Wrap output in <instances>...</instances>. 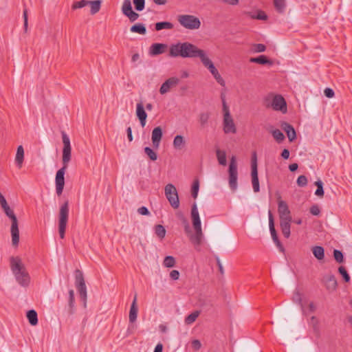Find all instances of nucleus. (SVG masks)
<instances>
[{
	"mask_svg": "<svg viewBox=\"0 0 352 352\" xmlns=\"http://www.w3.org/2000/svg\"><path fill=\"white\" fill-rule=\"evenodd\" d=\"M63 143V166L60 168L56 173L55 186L57 195H62L65 186V174L71 160V144L69 136L65 131L61 132Z\"/></svg>",
	"mask_w": 352,
	"mask_h": 352,
	"instance_id": "obj_1",
	"label": "nucleus"
},
{
	"mask_svg": "<svg viewBox=\"0 0 352 352\" xmlns=\"http://www.w3.org/2000/svg\"><path fill=\"white\" fill-rule=\"evenodd\" d=\"M10 262L11 270L18 283L23 287L28 286L30 283V276L22 263L21 259L19 256H11Z\"/></svg>",
	"mask_w": 352,
	"mask_h": 352,
	"instance_id": "obj_2",
	"label": "nucleus"
},
{
	"mask_svg": "<svg viewBox=\"0 0 352 352\" xmlns=\"http://www.w3.org/2000/svg\"><path fill=\"white\" fill-rule=\"evenodd\" d=\"M169 54L172 57H198V48L188 42L178 43L170 47Z\"/></svg>",
	"mask_w": 352,
	"mask_h": 352,
	"instance_id": "obj_3",
	"label": "nucleus"
},
{
	"mask_svg": "<svg viewBox=\"0 0 352 352\" xmlns=\"http://www.w3.org/2000/svg\"><path fill=\"white\" fill-rule=\"evenodd\" d=\"M199 60L202 63L204 66L208 69V71L213 76L216 81L221 85L224 87L226 85L225 81L221 76L219 74L217 69L214 66L212 61L208 57L204 50L199 49Z\"/></svg>",
	"mask_w": 352,
	"mask_h": 352,
	"instance_id": "obj_4",
	"label": "nucleus"
},
{
	"mask_svg": "<svg viewBox=\"0 0 352 352\" xmlns=\"http://www.w3.org/2000/svg\"><path fill=\"white\" fill-rule=\"evenodd\" d=\"M222 105H223V131L225 133H235L236 132V128L234 120L231 116L230 109L227 104L224 97L221 96Z\"/></svg>",
	"mask_w": 352,
	"mask_h": 352,
	"instance_id": "obj_5",
	"label": "nucleus"
},
{
	"mask_svg": "<svg viewBox=\"0 0 352 352\" xmlns=\"http://www.w3.org/2000/svg\"><path fill=\"white\" fill-rule=\"evenodd\" d=\"M238 169L236 157L232 155L228 168V184L230 190L235 192L238 188Z\"/></svg>",
	"mask_w": 352,
	"mask_h": 352,
	"instance_id": "obj_6",
	"label": "nucleus"
},
{
	"mask_svg": "<svg viewBox=\"0 0 352 352\" xmlns=\"http://www.w3.org/2000/svg\"><path fill=\"white\" fill-rule=\"evenodd\" d=\"M75 285L80 299L84 302V307H85L87 298V287L83 274L80 270L78 269L75 270Z\"/></svg>",
	"mask_w": 352,
	"mask_h": 352,
	"instance_id": "obj_7",
	"label": "nucleus"
},
{
	"mask_svg": "<svg viewBox=\"0 0 352 352\" xmlns=\"http://www.w3.org/2000/svg\"><path fill=\"white\" fill-rule=\"evenodd\" d=\"M164 194L170 205L174 209L178 208L179 206V199L175 186L172 184H166L164 188Z\"/></svg>",
	"mask_w": 352,
	"mask_h": 352,
	"instance_id": "obj_8",
	"label": "nucleus"
},
{
	"mask_svg": "<svg viewBox=\"0 0 352 352\" xmlns=\"http://www.w3.org/2000/svg\"><path fill=\"white\" fill-rule=\"evenodd\" d=\"M265 105L266 107H272L275 111H285L287 110L286 101L280 95L275 96L272 100L269 98H266Z\"/></svg>",
	"mask_w": 352,
	"mask_h": 352,
	"instance_id": "obj_9",
	"label": "nucleus"
},
{
	"mask_svg": "<svg viewBox=\"0 0 352 352\" xmlns=\"http://www.w3.org/2000/svg\"><path fill=\"white\" fill-rule=\"evenodd\" d=\"M251 177L253 190L255 192H258L260 190V186L258 177L257 157L255 151L253 152L252 155Z\"/></svg>",
	"mask_w": 352,
	"mask_h": 352,
	"instance_id": "obj_10",
	"label": "nucleus"
},
{
	"mask_svg": "<svg viewBox=\"0 0 352 352\" xmlns=\"http://www.w3.org/2000/svg\"><path fill=\"white\" fill-rule=\"evenodd\" d=\"M191 227L189 221H184V230L190 241L196 246L198 245V221H192Z\"/></svg>",
	"mask_w": 352,
	"mask_h": 352,
	"instance_id": "obj_11",
	"label": "nucleus"
},
{
	"mask_svg": "<svg viewBox=\"0 0 352 352\" xmlns=\"http://www.w3.org/2000/svg\"><path fill=\"white\" fill-rule=\"evenodd\" d=\"M178 21L184 28L190 30L198 28V18L192 15H180Z\"/></svg>",
	"mask_w": 352,
	"mask_h": 352,
	"instance_id": "obj_12",
	"label": "nucleus"
},
{
	"mask_svg": "<svg viewBox=\"0 0 352 352\" xmlns=\"http://www.w3.org/2000/svg\"><path fill=\"white\" fill-rule=\"evenodd\" d=\"M122 14L128 17L131 22H134L140 16V14L133 10L131 2L130 0H124L122 6Z\"/></svg>",
	"mask_w": 352,
	"mask_h": 352,
	"instance_id": "obj_13",
	"label": "nucleus"
},
{
	"mask_svg": "<svg viewBox=\"0 0 352 352\" xmlns=\"http://www.w3.org/2000/svg\"><path fill=\"white\" fill-rule=\"evenodd\" d=\"M278 211L280 216V220H292L290 211L285 201L280 199L278 201Z\"/></svg>",
	"mask_w": 352,
	"mask_h": 352,
	"instance_id": "obj_14",
	"label": "nucleus"
},
{
	"mask_svg": "<svg viewBox=\"0 0 352 352\" xmlns=\"http://www.w3.org/2000/svg\"><path fill=\"white\" fill-rule=\"evenodd\" d=\"M179 82V79L177 77H171L167 79L160 87V93L165 94L170 91V89L177 85Z\"/></svg>",
	"mask_w": 352,
	"mask_h": 352,
	"instance_id": "obj_15",
	"label": "nucleus"
},
{
	"mask_svg": "<svg viewBox=\"0 0 352 352\" xmlns=\"http://www.w3.org/2000/svg\"><path fill=\"white\" fill-rule=\"evenodd\" d=\"M274 222L275 221H269V227H270V234H271V236H272L274 243L276 244V245L278 248V249L279 250V251L280 252L284 253L285 248L278 239L277 232L275 229Z\"/></svg>",
	"mask_w": 352,
	"mask_h": 352,
	"instance_id": "obj_16",
	"label": "nucleus"
},
{
	"mask_svg": "<svg viewBox=\"0 0 352 352\" xmlns=\"http://www.w3.org/2000/svg\"><path fill=\"white\" fill-rule=\"evenodd\" d=\"M163 132L160 126L155 127L152 131L151 140L154 148L157 149L162 138Z\"/></svg>",
	"mask_w": 352,
	"mask_h": 352,
	"instance_id": "obj_17",
	"label": "nucleus"
},
{
	"mask_svg": "<svg viewBox=\"0 0 352 352\" xmlns=\"http://www.w3.org/2000/svg\"><path fill=\"white\" fill-rule=\"evenodd\" d=\"M166 47L167 45L164 43H153L151 45L149 48V54L152 56H155L162 54L165 52Z\"/></svg>",
	"mask_w": 352,
	"mask_h": 352,
	"instance_id": "obj_18",
	"label": "nucleus"
},
{
	"mask_svg": "<svg viewBox=\"0 0 352 352\" xmlns=\"http://www.w3.org/2000/svg\"><path fill=\"white\" fill-rule=\"evenodd\" d=\"M282 129L286 133L289 142H293L296 138V133L292 125L283 122L280 125Z\"/></svg>",
	"mask_w": 352,
	"mask_h": 352,
	"instance_id": "obj_19",
	"label": "nucleus"
},
{
	"mask_svg": "<svg viewBox=\"0 0 352 352\" xmlns=\"http://www.w3.org/2000/svg\"><path fill=\"white\" fill-rule=\"evenodd\" d=\"M136 116L138 118L140 124L144 127L146 122L147 113L144 110L142 103H138L136 106Z\"/></svg>",
	"mask_w": 352,
	"mask_h": 352,
	"instance_id": "obj_20",
	"label": "nucleus"
},
{
	"mask_svg": "<svg viewBox=\"0 0 352 352\" xmlns=\"http://www.w3.org/2000/svg\"><path fill=\"white\" fill-rule=\"evenodd\" d=\"M12 242L14 246H17L19 241V230L18 221H12L11 226Z\"/></svg>",
	"mask_w": 352,
	"mask_h": 352,
	"instance_id": "obj_21",
	"label": "nucleus"
},
{
	"mask_svg": "<svg viewBox=\"0 0 352 352\" xmlns=\"http://www.w3.org/2000/svg\"><path fill=\"white\" fill-rule=\"evenodd\" d=\"M212 307V300L210 298L199 296V314L207 311Z\"/></svg>",
	"mask_w": 352,
	"mask_h": 352,
	"instance_id": "obj_22",
	"label": "nucleus"
},
{
	"mask_svg": "<svg viewBox=\"0 0 352 352\" xmlns=\"http://www.w3.org/2000/svg\"><path fill=\"white\" fill-rule=\"evenodd\" d=\"M138 308L137 305V294L135 295L129 311V322L133 323L138 316Z\"/></svg>",
	"mask_w": 352,
	"mask_h": 352,
	"instance_id": "obj_23",
	"label": "nucleus"
},
{
	"mask_svg": "<svg viewBox=\"0 0 352 352\" xmlns=\"http://www.w3.org/2000/svg\"><path fill=\"white\" fill-rule=\"evenodd\" d=\"M325 286L327 290L330 292L335 291L338 286L337 280L334 275L331 274L325 279Z\"/></svg>",
	"mask_w": 352,
	"mask_h": 352,
	"instance_id": "obj_24",
	"label": "nucleus"
},
{
	"mask_svg": "<svg viewBox=\"0 0 352 352\" xmlns=\"http://www.w3.org/2000/svg\"><path fill=\"white\" fill-rule=\"evenodd\" d=\"M250 63H257L259 65H272V61L265 55H260L256 57H252L250 58Z\"/></svg>",
	"mask_w": 352,
	"mask_h": 352,
	"instance_id": "obj_25",
	"label": "nucleus"
},
{
	"mask_svg": "<svg viewBox=\"0 0 352 352\" xmlns=\"http://www.w3.org/2000/svg\"><path fill=\"white\" fill-rule=\"evenodd\" d=\"M24 160V149L22 145L17 147L16 153L15 156V163L18 168L22 167Z\"/></svg>",
	"mask_w": 352,
	"mask_h": 352,
	"instance_id": "obj_26",
	"label": "nucleus"
},
{
	"mask_svg": "<svg viewBox=\"0 0 352 352\" xmlns=\"http://www.w3.org/2000/svg\"><path fill=\"white\" fill-rule=\"evenodd\" d=\"M26 317L31 325L35 326L38 324V315L35 310L30 309L26 313Z\"/></svg>",
	"mask_w": 352,
	"mask_h": 352,
	"instance_id": "obj_27",
	"label": "nucleus"
},
{
	"mask_svg": "<svg viewBox=\"0 0 352 352\" xmlns=\"http://www.w3.org/2000/svg\"><path fill=\"white\" fill-rule=\"evenodd\" d=\"M130 31L133 33L144 35L146 33V28L144 24L138 23L130 28Z\"/></svg>",
	"mask_w": 352,
	"mask_h": 352,
	"instance_id": "obj_28",
	"label": "nucleus"
},
{
	"mask_svg": "<svg viewBox=\"0 0 352 352\" xmlns=\"http://www.w3.org/2000/svg\"><path fill=\"white\" fill-rule=\"evenodd\" d=\"M68 214H69V203L67 201L60 206L58 220H67Z\"/></svg>",
	"mask_w": 352,
	"mask_h": 352,
	"instance_id": "obj_29",
	"label": "nucleus"
},
{
	"mask_svg": "<svg viewBox=\"0 0 352 352\" xmlns=\"http://www.w3.org/2000/svg\"><path fill=\"white\" fill-rule=\"evenodd\" d=\"M185 145V140L182 135H177L173 140V146L177 150H181Z\"/></svg>",
	"mask_w": 352,
	"mask_h": 352,
	"instance_id": "obj_30",
	"label": "nucleus"
},
{
	"mask_svg": "<svg viewBox=\"0 0 352 352\" xmlns=\"http://www.w3.org/2000/svg\"><path fill=\"white\" fill-rule=\"evenodd\" d=\"M216 155L218 162L221 166L227 165L226 153L225 151L217 148L216 150Z\"/></svg>",
	"mask_w": 352,
	"mask_h": 352,
	"instance_id": "obj_31",
	"label": "nucleus"
},
{
	"mask_svg": "<svg viewBox=\"0 0 352 352\" xmlns=\"http://www.w3.org/2000/svg\"><path fill=\"white\" fill-rule=\"evenodd\" d=\"M312 252L318 260H322L324 258V249L322 246H314Z\"/></svg>",
	"mask_w": 352,
	"mask_h": 352,
	"instance_id": "obj_32",
	"label": "nucleus"
},
{
	"mask_svg": "<svg viewBox=\"0 0 352 352\" xmlns=\"http://www.w3.org/2000/svg\"><path fill=\"white\" fill-rule=\"evenodd\" d=\"M173 24L168 21L157 22L155 24V29L156 31H160L164 29L170 30L173 28Z\"/></svg>",
	"mask_w": 352,
	"mask_h": 352,
	"instance_id": "obj_33",
	"label": "nucleus"
},
{
	"mask_svg": "<svg viewBox=\"0 0 352 352\" xmlns=\"http://www.w3.org/2000/svg\"><path fill=\"white\" fill-rule=\"evenodd\" d=\"M280 228L283 236L288 239L290 236L291 230L289 221H280Z\"/></svg>",
	"mask_w": 352,
	"mask_h": 352,
	"instance_id": "obj_34",
	"label": "nucleus"
},
{
	"mask_svg": "<svg viewBox=\"0 0 352 352\" xmlns=\"http://www.w3.org/2000/svg\"><path fill=\"white\" fill-rule=\"evenodd\" d=\"M308 323L312 327L314 332L318 335L320 333V328L318 318L313 316L309 318Z\"/></svg>",
	"mask_w": 352,
	"mask_h": 352,
	"instance_id": "obj_35",
	"label": "nucleus"
},
{
	"mask_svg": "<svg viewBox=\"0 0 352 352\" xmlns=\"http://www.w3.org/2000/svg\"><path fill=\"white\" fill-rule=\"evenodd\" d=\"M101 0L89 1V5L91 6L90 12L91 14H95L99 12L101 6Z\"/></svg>",
	"mask_w": 352,
	"mask_h": 352,
	"instance_id": "obj_36",
	"label": "nucleus"
},
{
	"mask_svg": "<svg viewBox=\"0 0 352 352\" xmlns=\"http://www.w3.org/2000/svg\"><path fill=\"white\" fill-rule=\"evenodd\" d=\"M75 302V297H74V292L73 289L69 290V299H68V305H69V314H74V307Z\"/></svg>",
	"mask_w": 352,
	"mask_h": 352,
	"instance_id": "obj_37",
	"label": "nucleus"
},
{
	"mask_svg": "<svg viewBox=\"0 0 352 352\" xmlns=\"http://www.w3.org/2000/svg\"><path fill=\"white\" fill-rule=\"evenodd\" d=\"M274 6L278 13H283L285 10V0H274Z\"/></svg>",
	"mask_w": 352,
	"mask_h": 352,
	"instance_id": "obj_38",
	"label": "nucleus"
},
{
	"mask_svg": "<svg viewBox=\"0 0 352 352\" xmlns=\"http://www.w3.org/2000/svg\"><path fill=\"white\" fill-rule=\"evenodd\" d=\"M293 300L294 302L297 303L298 305H300L302 314H307V311L305 310V307L302 304V300L301 297V294L299 293V292H296L294 294L293 296Z\"/></svg>",
	"mask_w": 352,
	"mask_h": 352,
	"instance_id": "obj_39",
	"label": "nucleus"
},
{
	"mask_svg": "<svg viewBox=\"0 0 352 352\" xmlns=\"http://www.w3.org/2000/svg\"><path fill=\"white\" fill-rule=\"evenodd\" d=\"M271 133L273 138L276 140L277 142L280 143L285 140L284 134L279 129H274L271 131Z\"/></svg>",
	"mask_w": 352,
	"mask_h": 352,
	"instance_id": "obj_40",
	"label": "nucleus"
},
{
	"mask_svg": "<svg viewBox=\"0 0 352 352\" xmlns=\"http://www.w3.org/2000/svg\"><path fill=\"white\" fill-rule=\"evenodd\" d=\"M252 19H256L258 20H266L267 19V14L262 10L257 11V13L253 14L252 12L247 13Z\"/></svg>",
	"mask_w": 352,
	"mask_h": 352,
	"instance_id": "obj_41",
	"label": "nucleus"
},
{
	"mask_svg": "<svg viewBox=\"0 0 352 352\" xmlns=\"http://www.w3.org/2000/svg\"><path fill=\"white\" fill-rule=\"evenodd\" d=\"M155 233L160 239H162L166 235V229L162 225H157L155 226Z\"/></svg>",
	"mask_w": 352,
	"mask_h": 352,
	"instance_id": "obj_42",
	"label": "nucleus"
},
{
	"mask_svg": "<svg viewBox=\"0 0 352 352\" xmlns=\"http://www.w3.org/2000/svg\"><path fill=\"white\" fill-rule=\"evenodd\" d=\"M3 212L10 220H17V218L13 211V210L8 204L6 207L2 208Z\"/></svg>",
	"mask_w": 352,
	"mask_h": 352,
	"instance_id": "obj_43",
	"label": "nucleus"
},
{
	"mask_svg": "<svg viewBox=\"0 0 352 352\" xmlns=\"http://www.w3.org/2000/svg\"><path fill=\"white\" fill-rule=\"evenodd\" d=\"M315 185L317 186V189L315 192V195L318 197H323L324 195V189H323V183L321 180L318 179L315 182Z\"/></svg>",
	"mask_w": 352,
	"mask_h": 352,
	"instance_id": "obj_44",
	"label": "nucleus"
},
{
	"mask_svg": "<svg viewBox=\"0 0 352 352\" xmlns=\"http://www.w3.org/2000/svg\"><path fill=\"white\" fill-rule=\"evenodd\" d=\"M144 151L151 160L155 161L157 159V153L151 148L146 146Z\"/></svg>",
	"mask_w": 352,
	"mask_h": 352,
	"instance_id": "obj_45",
	"label": "nucleus"
},
{
	"mask_svg": "<svg viewBox=\"0 0 352 352\" xmlns=\"http://www.w3.org/2000/svg\"><path fill=\"white\" fill-rule=\"evenodd\" d=\"M163 264L166 267H173L175 265V259L172 256H166L164 259Z\"/></svg>",
	"mask_w": 352,
	"mask_h": 352,
	"instance_id": "obj_46",
	"label": "nucleus"
},
{
	"mask_svg": "<svg viewBox=\"0 0 352 352\" xmlns=\"http://www.w3.org/2000/svg\"><path fill=\"white\" fill-rule=\"evenodd\" d=\"M197 318H198V310H195L192 314L188 315L185 318V323L186 324H190L193 322H195Z\"/></svg>",
	"mask_w": 352,
	"mask_h": 352,
	"instance_id": "obj_47",
	"label": "nucleus"
},
{
	"mask_svg": "<svg viewBox=\"0 0 352 352\" xmlns=\"http://www.w3.org/2000/svg\"><path fill=\"white\" fill-rule=\"evenodd\" d=\"M338 272L340 274V275L342 276L343 280L346 283H349L351 280L350 276L349 275L346 270L343 266H340L338 267Z\"/></svg>",
	"mask_w": 352,
	"mask_h": 352,
	"instance_id": "obj_48",
	"label": "nucleus"
},
{
	"mask_svg": "<svg viewBox=\"0 0 352 352\" xmlns=\"http://www.w3.org/2000/svg\"><path fill=\"white\" fill-rule=\"evenodd\" d=\"M135 10L140 12L144 9L145 0H133Z\"/></svg>",
	"mask_w": 352,
	"mask_h": 352,
	"instance_id": "obj_49",
	"label": "nucleus"
},
{
	"mask_svg": "<svg viewBox=\"0 0 352 352\" xmlns=\"http://www.w3.org/2000/svg\"><path fill=\"white\" fill-rule=\"evenodd\" d=\"M89 0H80L78 1H76L72 5V9H78V8H82L87 5H89Z\"/></svg>",
	"mask_w": 352,
	"mask_h": 352,
	"instance_id": "obj_50",
	"label": "nucleus"
},
{
	"mask_svg": "<svg viewBox=\"0 0 352 352\" xmlns=\"http://www.w3.org/2000/svg\"><path fill=\"white\" fill-rule=\"evenodd\" d=\"M333 257L336 262L338 263H342L344 261V255L342 252L339 250H333Z\"/></svg>",
	"mask_w": 352,
	"mask_h": 352,
	"instance_id": "obj_51",
	"label": "nucleus"
},
{
	"mask_svg": "<svg viewBox=\"0 0 352 352\" xmlns=\"http://www.w3.org/2000/svg\"><path fill=\"white\" fill-rule=\"evenodd\" d=\"M67 221H59L58 232L60 237L64 239Z\"/></svg>",
	"mask_w": 352,
	"mask_h": 352,
	"instance_id": "obj_52",
	"label": "nucleus"
},
{
	"mask_svg": "<svg viewBox=\"0 0 352 352\" xmlns=\"http://www.w3.org/2000/svg\"><path fill=\"white\" fill-rule=\"evenodd\" d=\"M265 50L266 46L261 43L254 44L252 47V50L255 53L263 52Z\"/></svg>",
	"mask_w": 352,
	"mask_h": 352,
	"instance_id": "obj_53",
	"label": "nucleus"
},
{
	"mask_svg": "<svg viewBox=\"0 0 352 352\" xmlns=\"http://www.w3.org/2000/svg\"><path fill=\"white\" fill-rule=\"evenodd\" d=\"M198 195V178H195L192 186V196L196 198Z\"/></svg>",
	"mask_w": 352,
	"mask_h": 352,
	"instance_id": "obj_54",
	"label": "nucleus"
},
{
	"mask_svg": "<svg viewBox=\"0 0 352 352\" xmlns=\"http://www.w3.org/2000/svg\"><path fill=\"white\" fill-rule=\"evenodd\" d=\"M296 183L300 187H305L307 184V179L305 175H300L296 181Z\"/></svg>",
	"mask_w": 352,
	"mask_h": 352,
	"instance_id": "obj_55",
	"label": "nucleus"
},
{
	"mask_svg": "<svg viewBox=\"0 0 352 352\" xmlns=\"http://www.w3.org/2000/svg\"><path fill=\"white\" fill-rule=\"evenodd\" d=\"M191 217V220H198V210L195 202L193 204L192 207Z\"/></svg>",
	"mask_w": 352,
	"mask_h": 352,
	"instance_id": "obj_56",
	"label": "nucleus"
},
{
	"mask_svg": "<svg viewBox=\"0 0 352 352\" xmlns=\"http://www.w3.org/2000/svg\"><path fill=\"white\" fill-rule=\"evenodd\" d=\"M305 310L307 311V314H304V315L305 316H307L309 314L314 313L316 311V307L315 304L313 302H311L309 304L307 309L305 308Z\"/></svg>",
	"mask_w": 352,
	"mask_h": 352,
	"instance_id": "obj_57",
	"label": "nucleus"
},
{
	"mask_svg": "<svg viewBox=\"0 0 352 352\" xmlns=\"http://www.w3.org/2000/svg\"><path fill=\"white\" fill-rule=\"evenodd\" d=\"M309 212L311 214L314 216H318L320 213V207L318 205H313L310 208Z\"/></svg>",
	"mask_w": 352,
	"mask_h": 352,
	"instance_id": "obj_58",
	"label": "nucleus"
},
{
	"mask_svg": "<svg viewBox=\"0 0 352 352\" xmlns=\"http://www.w3.org/2000/svg\"><path fill=\"white\" fill-rule=\"evenodd\" d=\"M215 259H216V262H217V265L218 266V268H219V273L221 276H223L224 274V268L223 267V265L220 261V258L218 256L215 255Z\"/></svg>",
	"mask_w": 352,
	"mask_h": 352,
	"instance_id": "obj_59",
	"label": "nucleus"
},
{
	"mask_svg": "<svg viewBox=\"0 0 352 352\" xmlns=\"http://www.w3.org/2000/svg\"><path fill=\"white\" fill-rule=\"evenodd\" d=\"M324 96L329 98H331L333 97V96H334V91L331 88H326L324 90Z\"/></svg>",
	"mask_w": 352,
	"mask_h": 352,
	"instance_id": "obj_60",
	"label": "nucleus"
},
{
	"mask_svg": "<svg viewBox=\"0 0 352 352\" xmlns=\"http://www.w3.org/2000/svg\"><path fill=\"white\" fill-rule=\"evenodd\" d=\"M138 212L139 214L142 215H148L150 212L148 209L145 206H142L138 209Z\"/></svg>",
	"mask_w": 352,
	"mask_h": 352,
	"instance_id": "obj_61",
	"label": "nucleus"
},
{
	"mask_svg": "<svg viewBox=\"0 0 352 352\" xmlns=\"http://www.w3.org/2000/svg\"><path fill=\"white\" fill-rule=\"evenodd\" d=\"M170 277L174 280L179 279V271H177L176 270H172L170 273Z\"/></svg>",
	"mask_w": 352,
	"mask_h": 352,
	"instance_id": "obj_62",
	"label": "nucleus"
},
{
	"mask_svg": "<svg viewBox=\"0 0 352 352\" xmlns=\"http://www.w3.org/2000/svg\"><path fill=\"white\" fill-rule=\"evenodd\" d=\"M208 115L207 113H202L199 116V122H201V124L206 123L208 120Z\"/></svg>",
	"mask_w": 352,
	"mask_h": 352,
	"instance_id": "obj_63",
	"label": "nucleus"
},
{
	"mask_svg": "<svg viewBox=\"0 0 352 352\" xmlns=\"http://www.w3.org/2000/svg\"><path fill=\"white\" fill-rule=\"evenodd\" d=\"M0 205L1 208H4L8 205L5 197L0 192Z\"/></svg>",
	"mask_w": 352,
	"mask_h": 352,
	"instance_id": "obj_64",
	"label": "nucleus"
}]
</instances>
